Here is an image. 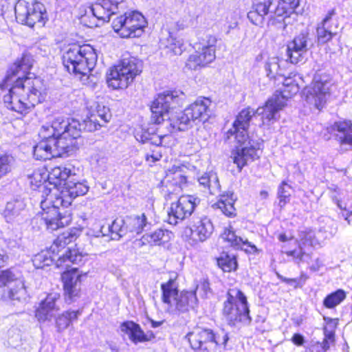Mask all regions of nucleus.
<instances>
[{"instance_id":"f257e3e1","label":"nucleus","mask_w":352,"mask_h":352,"mask_svg":"<svg viewBox=\"0 0 352 352\" xmlns=\"http://www.w3.org/2000/svg\"><path fill=\"white\" fill-rule=\"evenodd\" d=\"M74 168L63 166H56L49 171V184L53 189L41 201L43 210L41 221L49 230H56L65 227L72 221L71 214L65 208L71 205L72 200L85 195L89 190L86 182L76 181Z\"/></svg>"},{"instance_id":"f03ea898","label":"nucleus","mask_w":352,"mask_h":352,"mask_svg":"<svg viewBox=\"0 0 352 352\" xmlns=\"http://www.w3.org/2000/svg\"><path fill=\"white\" fill-rule=\"evenodd\" d=\"M32 67L31 57L23 56L9 68L0 84L2 89L9 91L3 96L7 108L21 114L27 113L36 103L41 102L45 91L41 79L28 76L30 75Z\"/></svg>"},{"instance_id":"7ed1b4c3","label":"nucleus","mask_w":352,"mask_h":352,"mask_svg":"<svg viewBox=\"0 0 352 352\" xmlns=\"http://www.w3.org/2000/svg\"><path fill=\"white\" fill-rule=\"evenodd\" d=\"M181 99L176 91H167L158 94L151 106L152 120L162 124L167 132L186 131L194 122L186 109L175 115L172 111L179 106Z\"/></svg>"},{"instance_id":"20e7f679","label":"nucleus","mask_w":352,"mask_h":352,"mask_svg":"<svg viewBox=\"0 0 352 352\" xmlns=\"http://www.w3.org/2000/svg\"><path fill=\"white\" fill-rule=\"evenodd\" d=\"M256 111L250 108L243 109L236 116L232 124V129L227 132V138L234 137L239 144L236 150L233 155V162L240 169L245 166L248 161H253L257 156V150L260 149L261 143L255 142L249 139L247 130L250 126V122Z\"/></svg>"},{"instance_id":"39448f33","label":"nucleus","mask_w":352,"mask_h":352,"mask_svg":"<svg viewBox=\"0 0 352 352\" xmlns=\"http://www.w3.org/2000/svg\"><path fill=\"white\" fill-rule=\"evenodd\" d=\"M76 239V234L71 232L62 233L54 240L50 250H42L34 256L32 258L34 266L37 269L43 268L45 266H50L54 261H56L57 267L67 268L72 264L80 263L82 260V255L76 249L69 248L56 258L60 250Z\"/></svg>"},{"instance_id":"423d86ee","label":"nucleus","mask_w":352,"mask_h":352,"mask_svg":"<svg viewBox=\"0 0 352 352\" xmlns=\"http://www.w3.org/2000/svg\"><path fill=\"white\" fill-rule=\"evenodd\" d=\"M63 64L67 71L81 78L87 76L94 69L98 56L90 45H71L63 53Z\"/></svg>"},{"instance_id":"0eeeda50","label":"nucleus","mask_w":352,"mask_h":352,"mask_svg":"<svg viewBox=\"0 0 352 352\" xmlns=\"http://www.w3.org/2000/svg\"><path fill=\"white\" fill-rule=\"evenodd\" d=\"M223 302L222 314L230 326L249 325L252 322L246 296L236 287L229 289Z\"/></svg>"},{"instance_id":"6e6552de","label":"nucleus","mask_w":352,"mask_h":352,"mask_svg":"<svg viewBox=\"0 0 352 352\" xmlns=\"http://www.w3.org/2000/svg\"><path fill=\"white\" fill-rule=\"evenodd\" d=\"M162 301L167 305L166 311L171 315L179 316L190 309H194L197 303L195 292L183 291L179 293L175 281L170 279L161 285Z\"/></svg>"},{"instance_id":"1a4fd4ad","label":"nucleus","mask_w":352,"mask_h":352,"mask_svg":"<svg viewBox=\"0 0 352 352\" xmlns=\"http://www.w3.org/2000/svg\"><path fill=\"white\" fill-rule=\"evenodd\" d=\"M78 138L60 135L41 139L34 147V156L36 160H46L69 155L76 148Z\"/></svg>"},{"instance_id":"9d476101","label":"nucleus","mask_w":352,"mask_h":352,"mask_svg":"<svg viewBox=\"0 0 352 352\" xmlns=\"http://www.w3.org/2000/svg\"><path fill=\"white\" fill-rule=\"evenodd\" d=\"M142 71V62L130 55L124 56L119 63L112 67L107 80L113 89H124L132 83Z\"/></svg>"},{"instance_id":"9b49d317","label":"nucleus","mask_w":352,"mask_h":352,"mask_svg":"<svg viewBox=\"0 0 352 352\" xmlns=\"http://www.w3.org/2000/svg\"><path fill=\"white\" fill-rule=\"evenodd\" d=\"M199 186L204 191L211 195H219L220 199L212 205L214 208H218L227 217H233L236 214L234 204L236 199L232 192L228 191L220 195L221 186L217 173L212 170L204 173L197 177Z\"/></svg>"},{"instance_id":"f8f14e48","label":"nucleus","mask_w":352,"mask_h":352,"mask_svg":"<svg viewBox=\"0 0 352 352\" xmlns=\"http://www.w3.org/2000/svg\"><path fill=\"white\" fill-rule=\"evenodd\" d=\"M186 338L193 350L204 352H214L220 345L226 347L229 340L227 333H223L221 338L219 334L214 333L212 329L201 327L195 328L186 334Z\"/></svg>"},{"instance_id":"ddd939ff","label":"nucleus","mask_w":352,"mask_h":352,"mask_svg":"<svg viewBox=\"0 0 352 352\" xmlns=\"http://www.w3.org/2000/svg\"><path fill=\"white\" fill-rule=\"evenodd\" d=\"M332 85L333 79L329 74L324 72L316 73L311 84L304 89L306 101L316 109H321L326 103Z\"/></svg>"},{"instance_id":"4468645a","label":"nucleus","mask_w":352,"mask_h":352,"mask_svg":"<svg viewBox=\"0 0 352 352\" xmlns=\"http://www.w3.org/2000/svg\"><path fill=\"white\" fill-rule=\"evenodd\" d=\"M18 23L33 27L36 23L45 24L46 11L44 6L36 0H19L14 7Z\"/></svg>"},{"instance_id":"2eb2a0df","label":"nucleus","mask_w":352,"mask_h":352,"mask_svg":"<svg viewBox=\"0 0 352 352\" xmlns=\"http://www.w3.org/2000/svg\"><path fill=\"white\" fill-rule=\"evenodd\" d=\"M146 24L145 18L140 12L131 11L113 19L112 27L122 38L138 37Z\"/></svg>"},{"instance_id":"dca6fc26","label":"nucleus","mask_w":352,"mask_h":352,"mask_svg":"<svg viewBox=\"0 0 352 352\" xmlns=\"http://www.w3.org/2000/svg\"><path fill=\"white\" fill-rule=\"evenodd\" d=\"M60 135H63V137L65 135L80 137V122L74 119L57 117L51 124L42 126L38 133L41 139H47Z\"/></svg>"},{"instance_id":"f3484780","label":"nucleus","mask_w":352,"mask_h":352,"mask_svg":"<svg viewBox=\"0 0 352 352\" xmlns=\"http://www.w3.org/2000/svg\"><path fill=\"white\" fill-rule=\"evenodd\" d=\"M216 43L217 39L214 36H208L207 41H204L202 43L199 44L195 52L188 57L186 63V67L191 70H196L212 63L216 57Z\"/></svg>"},{"instance_id":"a211bd4d","label":"nucleus","mask_w":352,"mask_h":352,"mask_svg":"<svg viewBox=\"0 0 352 352\" xmlns=\"http://www.w3.org/2000/svg\"><path fill=\"white\" fill-rule=\"evenodd\" d=\"M200 203V199L192 195L181 196L176 201L170 204L168 214V223L176 225L188 218L195 207Z\"/></svg>"},{"instance_id":"6ab92c4d","label":"nucleus","mask_w":352,"mask_h":352,"mask_svg":"<svg viewBox=\"0 0 352 352\" xmlns=\"http://www.w3.org/2000/svg\"><path fill=\"white\" fill-rule=\"evenodd\" d=\"M287 93L275 92L264 106L256 110V114L261 116L263 124L273 123L279 118L278 113L286 105Z\"/></svg>"},{"instance_id":"aec40b11","label":"nucleus","mask_w":352,"mask_h":352,"mask_svg":"<svg viewBox=\"0 0 352 352\" xmlns=\"http://www.w3.org/2000/svg\"><path fill=\"white\" fill-rule=\"evenodd\" d=\"M320 243V239L316 235L315 232L309 228H305L299 232V250H294L286 252L287 256H292L298 265L301 263H309L311 259V254L306 252V246L315 247Z\"/></svg>"},{"instance_id":"412c9836","label":"nucleus","mask_w":352,"mask_h":352,"mask_svg":"<svg viewBox=\"0 0 352 352\" xmlns=\"http://www.w3.org/2000/svg\"><path fill=\"white\" fill-rule=\"evenodd\" d=\"M334 9L329 10L323 20L318 23L316 32L318 43L324 44L336 36L342 30Z\"/></svg>"},{"instance_id":"4be33fe9","label":"nucleus","mask_w":352,"mask_h":352,"mask_svg":"<svg viewBox=\"0 0 352 352\" xmlns=\"http://www.w3.org/2000/svg\"><path fill=\"white\" fill-rule=\"evenodd\" d=\"M152 122L148 126H141L135 130V138L142 143H150L155 146L162 144V138L167 134L163 131L162 124L157 123L151 119Z\"/></svg>"},{"instance_id":"5701e85b","label":"nucleus","mask_w":352,"mask_h":352,"mask_svg":"<svg viewBox=\"0 0 352 352\" xmlns=\"http://www.w3.org/2000/svg\"><path fill=\"white\" fill-rule=\"evenodd\" d=\"M65 268L62 274V280L65 294V299L69 303L74 301L78 297L80 291V274L77 267H72L71 270Z\"/></svg>"},{"instance_id":"b1692460","label":"nucleus","mask_w":352,"mask_h":352,"mask_svg":"<svg viewBox=\"0 0 352 352\" xmlns=\"http://www.w3.org/2000/svg\"><path fill=\"white\" fill-rule=\"evenodd\" d=\"M60 300V294L52 293L41 302L35 312V316L39 322H44L51 320L56 313L60 309L58 301Z\"/></svg>"},{"instance_id":"393cba45","label":"nucleus","mask_w":352,"mask_h":352,"mask_svg":"<svg viewBox=\"0 0 352 352\" xmlns=\"http://www.w3.org/2000/svg\"><path fill=\"white\" fill-rule=\"evenodd\" d=\"M213 225L207 217H194L192 224L190 228H187L186 232H189L194 241L204 242L212 234Z\"/></svg>"},{"instance_id":"a878e982","label":"nucleus","mask_w":352,"mask_h":352,"mask_svg":"<svg viewBox=\"0 0 352 352\" xmlns=\"http://www.w3.org/2000/svg\"><path fill=\"white\" fill-rule=\"evenodd\" d=\"M327 322L324 327V340L322 342H311L306 348L305 352H326L330 347V345L335 341V329L338 322L336 320L324 318Z\"/></svg>"},{"instance_id":"bb28decb","label":"nucleus","mask_w":352,"mask_h":352,"mask_svg":"<svg viewBox=\"0 0 352 352\" xmlns=\"http://www.w3.org/2000/svg\"><path fill=\"white\" fill-rule=\"evenodd\" d=\"M307 32H301L287 45V56L289 61L296 64L302 59V55L307 51Z\"/></svg>"},{"instance_id":"cd10ccee","label":"nucleus","mask_w":352,"mask_h":352,"mask_svg":"<svg viewBox=\"0 0 352 352\" xmlns=\"http://www.w3.org/2000/svg\"><path fill=\"white\" fill-rule=\"evenodd\" d=\"M336 135L340 142L342 152L352 150V122L350 120L336 122L333 126Z\"/></svg>"},{"instance_id":"c85d7f7f","label":"nucleus","mask_w":352,"mask_h":352,"mask_svg":"<svg viewBox=\"0 0 352 352\" xmlns=\"http://www.w3.org/2000/svg\"><path fill=\"white\" fill-rule=\"evenodd\" d=\"M210 100L207 98H199L193 103L186 108V112L195 122H205L209 117V106Z\"/></svg>"},{"instance_id":"c756f323","label":"nucleus","mask_w":352,"mask_h":352,"mask_svg":"<svg viewBox=\"0 0 352 352\" xmlns=\"http://www.w3.org/2000/svg\"><path fill=\"white\" fill-rule=\"evenodd\" d=\"M221 237L224 241H228L230 246L236 249H241L249 253H254L258 251L254 244L247 239H243L237 236L231 227L225 229Z\"/></svg>"},{"instance_id":"7c9ffc66","label":"nucleus","mask_w":352,"mask_h":352,"mask_svg":"<svg viewBox=\"0 0 352 352\" xmlns=\"http://www.w3.org/2000/svg\"><path fill=\"white\" fill-rule=\"evenodd\" d=\"M28 298V294L25 286L21 280H16L13 285L5 290L3 294V298L5 300L11 301L14 304L16 302H25Z\"/></svg>"},{"instance_id":"2f4dec72","label":"nucleus","mask_w":352,"mask_h":352,"mask_svg":"<svg viewBox=\"0 0 352 352\" xmlns=\"http://www.w3.org/2000/svg\"><path fill=\"white\" fill-rule=\"evenodd\" d=\"M126 224L128 232L140 234L143 232L149 230L151 228V223L148 221L145 213L139 215L127 216Z\"/></svg>"},{"instance_id":"473e14b6","label":"nucleus","mask_w":352,"mask_h":352,"mask_svg":"<svg viewBox=\"0 0 352 352\" xmlns=\"http://www.w3.org/2000/svg\"><path fill=\"white\" fill-rule=\"evenodd\" d=\"M25 204L22 200L14 199L7 202L3 216L7 222L19 221L25 210Z\"/></svg>"},{"instance_id":"72a5a7b5","label":"nucleus","mask_w":352,"mask_h":352,"mask_svg":"<svg viewBox=\"0 0 352 352\" xmlns=\"http://www.w3.org/2000/svg\"><path fill=\"white\" fill-rule=\"evenodd\" d=\"M122 332L129 335V338L135 343L143 342L151 340L141 329L139 324L132 322L126 321L120 326Z\"/></svg>"},{"instance_id":"f704fd0d","label":"nucleus","mask_w":352,"mask_h":352,"mask_svg":"<svg viewBox=\"0 0 352 352\" xmlns=\"http://www.w3.org/2000/svg\"><path fill=\"white\" fill-rule=\"evenodd\" d=\"M172 233L167 230L162 228L157 229L153 232L144 234L141 239L143 244L151 245H160L168 242L171 237Z\"/></svg>"},{"instance_id":"c9c22d12","label":"nucleus","mask_w":352,"mask_h":352,"mask_svg":"<svg viewBox=\"0 0 352 352\" xmlns=\"http://www.w3.org/2000/svg\"><path fill=\"white\" fill-rule=\"evenodd\" d=\"M270 0H258L254 4V10L248 14V18L256 25H261L264 16L269 13V3Z\"/></svg>"},{"instance_id":"e433bc0d","label":"nucleus","mask_w":352,"mask_h":352,"mask_svg":"<svg viewBox=\"0 0 352 352\" xmlns=\"http://www.w3.org/2000/svg\"><path fill=\"white\" fill-rule=\"evenodd\" d=\"M105 227L108 235H110L111 240H119L128 233V230L126 228V218H116L112 221L111 224H109Z\"/></svg>"},{"instance_id":"4c0bfd02","label":"nucleus","mask_w":352,"mask_h":352,"mask_svg":"<svg viewBox=\"0 0 352 352\" xmlns=\"http://www.w3.org/2000/svg\"><path fill=\"white\" fill-rule=\"evenodd\" d=\"M267 7L269 8L268 14L271 17L275 16L287 17L295 10L290 8L289 3L280 0H270Z\"/></svg>"},{"instance_id":"58836bf2","label":"nucleus","mask_w":352,"mask_h":352,"mask_svg":"<svg viewBox=\"0 0 352 352\" xmlns=\"http://www.w3.org/2000/svg\"><path fill=\"white\" fill-rule=\"evenodd\" d=\"M89 114L98 119L102 124L109 122L111 118V113L108 107L98 102H94L88 107Z\"/></svg>"},{"instance_id":"ea45409f","label":"nucleus","mask_w":352,"mask_h":352,"mask_svg":"<svg viewBox=\"0 0 352 352\" xmlns=\"http://www.w3.org/2000/svg\"><path fill=\"white\" fill-rule=\"evenodd\" d=\"M161 44L173 55H180L184 50L183 41L174 37L170 32L167 38L161 39Z\"/></svg>"},{"instance_id":"a19ab883","label":"nucleus","mask_w":352,"mask_h":352,"mask_svg":"<svg viewBox=\"0 0 352 352\" xmlns=\"http://www.w3.org/2000/svg\"><path fill=\"white\" fill-rule=\"evenodd\" d=\"M90 12L98 20L102 22H109L110 17L113 15L111 9H109L101 1L96 2L89 8Z\"/></svg>"},{"instance_id":"79ce46f5","label":"nucleus","mask_w":352,"mask_h":352,"mask_svg":"<svg viewBox=\"0 0 352 352\" xmlns=\"http://www.w3.org/2000/svg\"><path fill=\"white\" fill-rule=\"evenodd\" d=\"M80 314L79 311H67L59 315L56 318V327L58 331L66 329L73 320L78 318Z\"/></svg>"},{"instance_id":"37998d69","label":"nucleus","mask_w":352,"mask_h":352,"mask_svg":"<svg viewBox=\"0 0 352 352\" xmlns=\"http://www.w3.org/2000/svg\"><path fill=\"white\" fill-rule=\"evenodd\" d=\"M217 265L224 272H230L237 268V261L235 256L223 253L217 259Z\"/></svg>"},{"instance_id":"c03bdc74","label":"nucleus","mask_w":352,"mask_h":352,"mask_svg":"<svg viewBox=\"0 0 352 352\" xmlns=\"http://www.w3.org/2000/svg\"><path fill=\"white\" fill-rule=\"evenodd\" d=\"M346 298V293L342 289H338L328 294L323 300V305L327 309H333L340 305Z\"/></svg>"},{"instance_id":"a18cd8bd","label":"nucleus","mask_w":352,"mask_h":352,"mask_svg":"<svg viewBox=\"0 0 352 352\" xmlns=\"http://www.w3.org/2000/svg\"><path fill=\"white\" fill-rule=\"evenodd\" d=\"M184 166H173L168 169L167 177L173 180L174 184L182 188L183 184L187 182V177L183 174Z\"/></svg>"},{"instance_id":"49530a36","label":"nucleus","mask_w":352,"mask_h":352,"mask_svg":"<svg viewBox=\"0 0 352 352\" xmlns=\"http://www.w3.org/2000/svg\"><path fill=\"white\" fill-rule=\"evenodd\" d=\"M48 174H46V173L45 172H42L41 170H35L31 178H32V180H31V183H33V180L35 181V184L40 187V188H43V195L42 197H44V199L47 196V193H49V190L50 189H52V188H47L46 185H41V184L44 182L45 183L46 182V178L48 179ZM49 181V179H47Z\"/></svg>"},{"instance_id":"de8ad7c7","label":"nucleus","mask_w":352,"mask_h":352,"mask_svg":"<svg viewBox=\"0 0 352 352\" xmlns=\"http://www.w3.org/2000/svg\"><path fill=\"white\" fill-rule=\"evenodd\" d=\"M80 131L82 128L86 131L93 132L99 129L102 126V123L98 119H96L94 116L88 114L87 118L80 124Z\"/></svg>"},{"instance_id":"09e8293b","label":"nucleus","mask_w":352,"mask_h":352,"mask_svg":"<svg viewBox=\"0 0 352 352\" xmlns=\"http://www.w3.org/2000/svg\"><path fill=\"white\" fill-rule=\"evenodd\" d=\"M279 67L278 58L277 57L270 58L265 65L267 76L270 78H275L279 74Z\"/></svg>"},{"instance_id":"8fccbe9b","label":"nucleus","mask_w":352,"mask_h":352,"mask_svg":"<svg viewBox=\"0 0 352 352\" xmlns=\"http://www.w3.org/2000/svg\"><path fill=\"white\" fill-rule=\"evenodd\" d=\"M291 187L285 182H283L280 185L278 190V195L279 198V206H284L289 200Z\"/></svg>"},{"instance_id":"3c124183","label":"nucleus","mask_w":352,"mask_h":352,"mask_svg":"<svg viewBox=\"0 0 352 352\" xmlns=\"http://www.w3.org/2000/svg\"><path fill=\"white\" fill-rule=\"evenodd\" d=\"M284 89L281 91H276V92L279 93H287L288 96L287 100L290 98L293 94H296L299 91V87L296 83H295L292 78H285L283 82Z\"/></svg>"},{"instance_id":"603ef678","label":"nucleus","mask_w":352,"mask_h":352,"mask_svg":"<svg viewBox=\"0 0 352 352\" xmlns=\"http://www.w3.org/2000/svg\"><path fill=\"white\" fill-rule=\"evenodd\" d=\"M12 157L8 155L0 156V179L11 171Z\"/></svg>"},{"instance_id":"864d4df0","label":"nucleus","mask_w":352,"mask_h":352,"mask_svg":"<svg viewBox=\"0 0 352 352\" xmlns=\"http://www.w3.org/2000/svg\"><path fill=\"white\" fill-rule=\"evenodd\" d=\"M15 279L14 274L10 270H3L0 274V287L12 284Z\"/></svg>"},{"instance_id":"5fc2aeb1","label":"nucleus","mask_w":352,"mask_h":352,"mask_svg":"<svg viewBox=\"0 0 352 352\" xmlns=\"http://www.w3.org/2000/svg\"><path fill=\"white\" fill-rule=\"evenodd\" d=\"M333 201L336 203L337 206L342 210L341 216L350 224L349 217L352 215V210L347 208L346 204H342V201L336 197H333Z\"/></svg>"},{"instance_id":"6e6d98bb","label":"nucleus","mask_w":352,"mask_h":352,"mask_svg":"<svg viewBox=\"0 0 352 352\" xmlns=\"http://www.w3.org/2000/svg\"><path fill=\"white\" fill-rule=\"evenodd\" d=\"M102 1L105 6L111 9L113 14L118 12L120 8H122L124 5V0H102Z\"/></svg>"},{"instance_id":"4d7b16f0","label":"nucleus","mask_w":352,"mask_h":352,"mask_svg":"<svg viewBox=\"0 0 352 352\" xmlns=\"http://www.w3.org/2000/svg\"><path fill=\"white\" fill-rule=\"evenodd\" d=\"M210 291V283L208 280L204 279L196 287V292H201L204 295H206L208 292Z\"/></svg>"},{"instance_id":"13d9d810","label":"nucleus","mask_w":352,"mask_h":352,"mask_svg":"<svg viewBox=\"0 0 352 352\" xmlns=\"http://www.w3.org/2000/svg\"><path fill=\"white\" fill-rule=\"evenodd\" d=\"M87 234L94 237L108 236V233L104 226H101L100 229L96 231L89 230Z\"/></svg>"},{"instance_id":"bf43d9fd","label":"nucleus","mask_w":352,"mask_h":352,"mask_svg":"<svg viewBox=\"0 0 352 352\" xmlns=\"http://www.w3.org/2000/svg\"><path fill=\"white\" fill-rule=\"evenodd\" d=\"M162 157V155L158 151H153L151 153H147L146 155V160L148 162L154 163L159 161Z\"/></svg>"},{"instance_id":"052dcab7","label":"nucleus","mask_w":352,"mask_h":352,"mask_svg":"<svg viewBox=\"0 0 352 352\" xmlns=\"http://www.w3.org/2000/svg\"><path fill=\"white\" fill-rule=\"evenodd\" d=\"M107 160L106 157L100 155H96L92 157V161L95 162L101 168H106Z\"/></svg>"},{"instance_id":"680f3d73","label":"nucleus","mask_w":352,"mask_h":352,"mask_svg":"<svg viewBox=\"0 0 352 352\" xmlns=\"http://www.w3.org/2000/svg\"><path fill=\"white\" fill-rule=\"evenodd\" d=\"M292 340L295 344L300 346L304 342V337L299 333H295L293 336Z\"/></svg>"},{"instance_id":"e2e57ef3","label":"nucleus","mask_w":352,"mask_h":352,"mask_svg":"<svg viewBox=\"0 0 352 352\" xmlns=\"http://www.w3.org/2000/svg\"><path fill=\"white\" fill-rule=\"evenodd\" d=\"M282 280H283V282H285V283H287L288 285L294 287V288L300 287V285L298 283L297 278H282Z\"/></svg>"},{"instance_id":"0e129e2a","label":"nucleus","mask_w":352,"mask_h":352,"mask_svg":"<svg viewBox=\"0 0 352 352\" xmlns=\"http://www.w3.org/2000/svg\"><path fill=\"white\" fill-rule=\"evenodd\" d=\"M9 8L8 0H0V15H3L4 12Z\"/></svg>"},{"instance_id":"69168bd1","label":"nucleus","mask_w":352,"mask_h":352,"mask_svg":"<svg viewBox=\"0 0 352 352\" xmlns=\"http://www.w3.org/2000/svg\"><path fill=\"white\" fill-rule=\"evenodd\" d=\"M322 265V263L320 261L319 258H317L316 259L314 263L310 266V270L313 272H317L320 270Z\"/></svg>"},{"instance_id":"338daca9","label":"nucleus","mask_w":352,"mask_h":352,"mask_svg":"<svg viewBox=\"0 0 352 352\" xmlns=\"http://www.w3.org/2000/svg\"><path fill=\"white\" fill-rule=\"evenodd\" d=\"M8 260V256L3 252H0V268L3 267Z\"/></svg>"},{"instance_id":"774afa93","label":"nucleus","mask_w":352,"mask_h":352,"mask_svg":"<svg viewBox=\"0 0 352 352\" xmlns=\"http://www.w3.org/2000/svg\"><path fill=\"white\" fill-rule=\"evenodd\" d=\"M308 276L305 273H301L300 276L297 278L298 283L300 285V287H302L305 283L306 280L308 279Z\"/></svg>"}]
</instances>
